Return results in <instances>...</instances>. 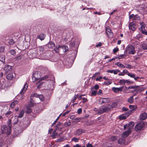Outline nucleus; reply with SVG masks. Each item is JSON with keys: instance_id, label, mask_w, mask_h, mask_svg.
I'll list each match as a JSON object with an SVG mask.
<instances>
[{"instance_id": "79ce46f5", "label": "nucleus", "mask_w": 147, "mask_h": 147, "mask_svg": "<svg viewBox=\"0 0 147 147\" xmlns=\"http://www.w3.org/2000/svg\"><path fill=\"white\" fill-rule=\"evenodd\" d=\"M57 136V133L55 131L52 135V137L53 138H55V137Z\"/></svg>"}, {"instance_id": "dca6fc26", "label": "nucleus", "mask_w": 147, "mask_h": 147, "mask_svg": "<svg viewBox=\"0 0 147 147\" xmlns=\"http://www.w3.org/2000/svg\"><path fill=\"white\" fill-rule=\"evenodd\" d=\"M37 50H39V53H38V55H40L42 53L44 50V49L43 46H40L37 48Z\"/></svg>"}, {"instance_id": "9d476101", "label": "nucleus", "mask_w": 147, "mask_h": 147, "mask_svg": "<svg viewBox=\"0 0 147 147\" xmlns=\"http://www.w3.org/2000/svg\"><path fill=\"white\" fill-rule=\"evenodd\" d=\"M129 28L133 31H135L136 29V26L133 22L130 23L129 25Z\"/></svg>"}, {"instance_id": "6e6d98bb", "label": "nucleus", "mask_w": 147, "mask_h": 147, "mask_svg": "<svg viewBox=\"0 0 147 147\" xmlns=\"http://www.w3.org/2000/svg\"><path fill=\"white\" fill-rule=\"evenodd\" d=\"M38 98L41 101H42L44 100L43 96L42 94L40 95Z\"/></svg>"}, {"instance_id": "2eb2a0df", "label": "nucleus", "mask_w": 147, "mask_h": 147, "mask_svg": "<svg viewBox=\"0 0 147 147\" xmlns=\"http://www.w3.org/2000/svg\"><path fill=\"white\" fill-rule=\"evenodd\" d=\"M147 117V114L146 113H144L141 114L140 116V119L141 120H144Z\"/></svg>"}, {"instance_id": "bb28decb", "label": "nucleus", "mask_w": 147, "mask_h": 147, "mask_svg": "<svg viewBox=\"0 0 147 147\" xmlns=\"http://www.w3.org/2000/svg\"><path fill=\"white\" fill-rule=\"evenodd\" d=\"M129 108L131 109L130 111H134L136 110L137 108V107L136 106L134 105H130L129 106Z\"/></svg>"}, {"instance_id": "bf43d9fd", "label": "nucleus", "mask_w": 147, "mask_h": 147, "mask_svg": "<svg viewBox=\"0 0 147 147\" xmlns=\"http://www.w3.org/2000/svg\"><path fill=\"white\" fill-rule=\"evenodd\" d=\"M141 37V35L140 34H137L136 37V38L138 39H139Z\"/></svg>"}, {"instance_id": "6e6552de", "label": "nucleus", "mask_w": 147, "mask_h": 147, "mask_svg": "<svg viewBox=\"0 0 147 147\" xmlns=\"http://www.w3.org/2000/svg\"><path fill=\"white\" fill-rule=\"evenodd\" d=\"M106 32L108 37H111L113 36V33L109 27H107L106 28Z\"/></svg>"}, {"instance_id": "a211bd4d", "label": "nucleus", "mask_w": 147, "mask_h": 147, "mask_svg": "<svg viewBox=\"0 0 147 147\" xmlns=\"http://www.w3.org/2000/svg\"><path fill=\"white\" fill-rule=\"evenodd\" d=\"M55 43L52 41H50L47 44L48 47L50 48H53L55 47Z\"/></svg>"}, {"instance_id": "774afa93", "label": "nucleus", "mask_w": 147, "mask_h": 147, "mask_svg": "<svg viewBox=\"0 0 147 147\" xmlns=\"http://www.w3.org/2000/svg\"><path fill=\"white\" fill-rule=\"evenodd\" d=\"M102 76H100L99 78H96V81H100V80H101L102 79Z\"/></svg>"}, {"instance_id": "72a5a7b5", "label": "nucleus", "mask_w": 147, "mask_h": 147, "mask_svg": "<svg viewBox=\"0 0 147 147\" xmlns=\"http://www.w3.org/2000/svg\"><path fill=\"white\" fill-rule=\"evenodd\" d=\"M18 118L17 116H16L14 117V119L13 120V123L14 124H16L18 122Z\"/></svg>"}, {"instance_id": "5fc2aeb1", "label": "nucleus", "mask_w": 147, "mask_h": 147, "mask_svg": "<svg viewBox=\"0 0 147 147\" xmlns=\"http://www.w3.org/2000/svg\"><path fill=\"white\" fill-rule=\"evenodd\" d=\"M61 124H62V123L60 122H59L58 123L57 125L56 126L57 127V128H56V130H57L58 129H59V127H58V126H61Z\"/></svg>"}, {"instance_id": "4468645a", "label": "nucleus", "mask_w": 147, "mask_h": 147, "mask_svg": "<svg viewBox=\"0 0 147 147\" xmlns=\"http://www.w3.org/2000/svg\"><path fill=\"white\" fill-rule=\"evenodd\" d=\"M131 132V131L127 130L124 132L122 134V137L124 138L127 137Z\"/></svg>"}, {"instance_id": "69168bd1", "label": "nucleus", "mask_w": 147, "mask_h": 147, "mask_svg": "<svg viewBox=\"0 0 147 147\" xmlns=\"http://www.w3.org/2000/svg\"><path fill=\"white\" fill-rule=\"evenodd\" d=\"M119 51L118 48H114L113 50V52L114 53H116Z\"/></svg>"}, {"instance_id": "4c0bfd02", "label": "nucleus", "mask_w": 147, "mask_h": 147, "mask_svg": "<svg viewBox=\"0 0 147 147\" xmlns=\"http://www.w3.org/2000/svg\"><path fill=\"white\" fill-rule=\"evenodd\" d=\"M117 106V103L116 102L113 103L111 105L109 106V107L111 108V109L114 107H116Z\"/></svg>"}, {"instance_id": "052dcab7", "label": "nucleus", "mask_w": 147, "mask_h": 147, "mask_svg": "<svg viewBox=\"0 0 147 147\" xmlns=\"http://www.w3.org/2000/svg\"><path fill=\"white\" fill-rule=\"evenodd\" d=\"M94 89L95 90H97L99 88V86L98 84H96L94 87Z\"/></svg>"}, {"instance_id": "338daca9", "label": "nucleus", "mask_w": 147, "mask_h": 147, "mask_svg": "<svg viewBox=\"0 0 147 147\" xmlns=\"http://www.w3.org/2000/svg\"><path fill=\"white\" fill-rule=\"evenodd\" d=\"M86 147H93L92 145L91 144H90L89 143H88L86 145Z\"/></svg>"}, {"instance_id": "37998d69", "label": "nucleus", "mask_w": 147, "mask_h": 147, "mask_svg": "<svg viewBox=\"0 0 147 147\" xmlns=\"http://www.w3.org/2000/svg\"><path fill=\"white\" fill-rule=\"evenodd\" d=\"M119 82L121 84H124L126 83V82L123 80H120Z\"/></svg>"}, {"instance_id": "3c124183", "label": "nucleus", "mask_w": 147, "mask_h": 147, "mask_svg": "<svg viewBox=\"0 0 147 147\" xmlns=\"http://www.w3.org/2000/svg\"><path fill=\"white\" fill-rule=\"evenodd\" d=\"M124 86H121V87H120L119 88H117V90H118V91H122V90L123 89V88Z\"/></svg>"}, {"instance_id": "4d7b16f0", "label": "nucleus", "mask_w": 147, "mask_h": 147, "mask_svg": "<svg viewBox=\"0 0 147 147\" xmlns=\"http://www.w3.org/2000/svg\"><path fill=\"white\" fill-rule=\"evenodd\" d=\"M120 72V70L119 69H117L115 70H113V73L115 74H116L118 72Z\"/></svg>"}, {"instance_id": "58836bf2", "label": "nucleus", "mask_w": 147, "mask_h": 147, "mask_svg": "<svg viewBox=\"0 0 147 147\" xmlns=\"http://www.w3.org/2000/svg\"><path fill=\"white\" fill-rule=\"evenodd\" d=\"M133 19L134 20H139L140 19V17L138 15H136L134 16Z\"/></svg>"}, {"instance_id": "f3484780", "label": "nucleus", "mask_w": 147, "mask_h": 147, "mask_svg": "<svg viewBox=\"0 0 147 147\" xmlns=\"http://www.w3.org/2000/svg\"><path fill=\"white\" fill-rule=\"evenodd\" d=\"M128 125V130L131 131V130L133 128L134 125V123L133 122H131L128 124H127Z\"/></svg>"}, {"instance_id": "ea45409f", "label": "nucleus", "mask_w": 147, "mask_h": 147, "mask_svg": "<svg viewBox=\"0 0 147 147\" xmlns=\"http://www.w3.org/2000/svg\"><path fill=\"white\" fill-rule=\"evenodd\" d=\"M11 119H9L7 121V124L8 125L9 127L10 128H11Z\"/></svg>"}, {"instance_id": "412c9836", "label": "nucleus", "mask_w": 147, "mask_h": 147, "mask_svg": "<svg viewBox=\"0 0 147 147\" xmlns=\"http://www.w3.org/2000/svg\"><path fill=\"white\" fill-rule=\"evenodd\" d=\"M100 101L101 102V104L107 102L109 100V99L108 98H102L100 99Z\"/></svg>"}, {"instance_id": "ddd939ff", "label": "nucleus", "mask_w": 147, "mask_h": 147, "mask_svg": "<svg viewBox=\"0 0 147 147\" xmlns=\"http://www.w3.org/2000/svg\"><path fill=\"white\" fill-rule=\"evenodd\" d=\"M145 27L144 25H141L140 30L143 34L147 35V31L145 30Z\"/></svg>"}, {"instance_id": "603ef678", "label": "nucleus", "mask_w": 147, "mask_h": 147, "mask_svg": "<svg viewBox=\"0 0 147 147\" xmlns=\"http://www.w3.org/2000/svg\"><path fill=\"white\" fill-rule=\"evenodd\" d=\"M117 139V138L115 136H113L111 138V140L112 141H114L116 140Z\"/></svg>"}, {"instance_id": "f257e3e1", "label": "nucleus", "mask_w": 147, "mask_h": 147, "mask_svg": "<svg viewBox=\"0 0 147 147\" xmlns=\"http://www.w3.org/2000/svg\"><path fill=\"white\" fill-rule=\"evenodd\" d=\"M111 109L109 106L108 107L103 106L100 108L98 111V113L99 114H101L107 112Z\"/></svg>"}, {"instance_id": "e2e57ef3", "label": "nucleus", "mask_w": 147, "mask_h": 147, "mask_svg": "<svg viewBox=\"0 0 147 147\" xmlns=\"http://www.w3.org/2000/svg\"><path fill=\"white\" fill-rule=\"evenodd\" d=\"M100 74V73L99 72H97L96 73L94 74L92 76V78H95L96 77L97 75H98V74Z\"/></svg>"}, {"instance_id": "864d4df0", "label": "nucleus", "mask_w": 147, "mask_h": 147, "mask_svg": "<svg viewBox=\"0 0 147 147\" xmlns=\"http://www.w3.org/2000/svg\"><path fill=\"white\" fill-rule=\"evenodd\" d=\"M11 113L12 112L11 111H9V112L6 113L5 114V115L7 117H9V115H11Z\"/></svg>"}, {"instance_id": "5701e85b", "label": "nucleus", "mask_w": 147, "mask_h": 147, "mask_svg": "<svg viewBox=\"0 0 147 147\" xmlns=\"http://www.w3.org/2000/svg\"><path fill=\"white\" fill-rule=\"evenodd\" d=\"M13 76L12 73H10L7 74L6 76V78L7 80H11L13 78Z\"/></svg>"}, {"instance_id": "473e14b6", "label": "nucleus", "mask_w": 147, "mask_h": 147, "mask_svg": "<svg viewBox=\"0 0 147 147\" xmlns=\"http://www.w3.org/2000/svg\"><path fill=\"white\" fill-rule=\"evenodd\" d=\"M29 106L27 107L26 112L27 113H30L32 112V109Z\"/></svg>"}, {"instance_id": "c03bdc74", "label": "nucleus", "mask_w": 147, "mask_h": 147, "mask_svg": "<svg viewBox=\"0 0 147 147\" xmlns=\"http://www.w3.org/2000/svg\"><path fill=\"white\" fill-rule=\"evenodd\" d=\"M78 140L79 139L76 137H74L71 139V141H74L75 142H78Z\"/></svg>"}, {"instance_id": "c756f323", "label": "nucleus", "mask_w": 147, "mask_h": 147, "mask_svg": "<svg viewBox=\"0 0 147 147\" xmlns=\"http://www.w3.org/2000/svg\"><path fill=\"white\" fill-rule=\"evenodd\" d=\"M142 48L144 50H147V43H143L142 44Z\"/></svg>"}, {"instance_id": "e433bc0d", "label": "nucleus", "mask_w": 147, "mask_h": 147, "mask_svg": "<svg viewBox=\"0 0 147 147\" xmlns=\"http://www.w3.org/2000/svg\"><path fill=\"white\" fill-rule=\"evenodd\" d=\"M71 124V123L69 121L66 122H65L64 124V126L65 127H67Z\"/></svg>"}, {"instance_id": "4be33fe9", "label": "nucleus", "mask_w": 147, "mask_h": 147, "mask_svg": "<svg viewBox=\"0 0 147 147\" xmlns=\"http://www.w3.org/2000/svg\"><path fill=\"white\" fill-rule=\"evenodd\" d=\"M83 130L81 129H77L75 133V134L78 136H79L81 134L83 133Z\"/></svg>"}, {"instance_id": "49530a36", "label": "nucleus", "mask_w": 147, "mask_h": 147, "mask_svg": "<svg viewBox=\"0 0 147 147\" xmlns=\"http://www.w3.org/2000/svg\"><path fill=\"white\" fill-rule=\"evenodd\" d=\"M34 103L31 100L30 101V102L29 104V106L32 107L34 106Z\"/></svg>"}, {"instance_id": "f704fd0d", "label": "nucleus", "mask_w": 147, "mask_h": 147, "mask_svg": "<svg viewBox=\"0 0 147 147\" xmlns=\"http://www.w3.org/2000/svg\"><path fill=\"white\" fill-rule=\"evenodd\" d=\"M127 75L131 77L134 78L135 80H136V79L135 78V76L134 74L129 73Z\"/></svg>"}, {"instance_id": "f03ea898", "label": "nucleus", "mask_w": 147, "mask_h": 147, "mask_svg": "<svg viewBox=\"0 0 147 147\" xmlns=\"http://www.w3.org/2000/svg\"><path fill=\"white\" fill-rule=\"evenodd\" d=\"M134 47L131 45H128L126 49L127 52L129 54H134L135 53Z\"/></svg>"}, {"instance_id": "680f3d73", "label": "nucleus", "mask_w": 147, "mask_h": 147, "mask_svg": "<svg viewBox=\"0 0 147 147\" xmlns=\"http://www.w3.org/2000/svg\"><path fill=\"white\" fill-rule=\"evenodd\" d=\"M82 109L81 108L79 109L78 110L77 113L78 114H80V113H82Z\"/></svg>"}, {"instance_id": "7c9ffc66", "label": "nucleus", "mask_w": 147, "mask_h": 147, "mask_svg": "<svg viewBox=\"0 0 147 147\" xmlns=\"http://www.w3.org/2000/svg\"><path fill=\"white\" fill-rule=\"evenodd\" d=\"M18 103V101L16 100L14 101V102H12L11 105V108H13L14 107L17 105Z\"/></svg>"}, {"instance_id": "6ab92c4d", "label": "nucleus", "mask_w": 147, "mask_h": 147, "mask_svg": "<svg viewBox=\"0 0 147 147\" xmlns=\"http://www.w3.org/2000/svg\"><path fill=\"white\" fill-rule=\"evenodd\" d=\"M136 94H134L133 96H130L129 98L127 100V101L129 103L131 104L133 103L134 101V99L133 97L134 96H135Z\"/></svg>"}, {"instance_id": "cd10ccee", "label": "nucleus", "mask_w": 147, "mask_h": 147, "mask_svg": "<svg viewBox=\"0 0 147 147\" xmlns=\"http://www.w3.org/2000/svg\"><path fill=\"white\" fill-rule=\"evenodd\" d=\"M61 48L63 49V52H66L68 50V48L67 46H61Z\"/></svg>"}, {"instance_id": "13d9d810", "label": "nucleus", "mask_w": 147, "mask_h": 147, "mask_svg": "<svg viewBox=\"0 0 147 147\" xmlns=\"http://www.w3.org/2000/svg\"><path fill=\"white\" fill-rule=\"evenodd\" d=\"M96 92H97L96 91L94 90L91 93V94L92 95L95 96L96 94Z\"/></svg>"}, {"instance_id": "423d86ee", "label": "nucleus", "mask_w": 147, "mask_h": 147, "mask_svg": "<svg viewBox=\"0 0 147 147\" xmlns=\"http://www.w3.org/2000/svg\"><path fill=\"white\" fill-rule=\"evenodd\" d=\"M14 67L13 66L9 65H5L4 68V69L6 73L11 71L14 70Z\"/></svg>"}, {"instance_id": "7ed1b4c3", "label": "nucleus", "mask_w": 147, "mask_h": 147, "mask_svg": "<svg viewBox=\"0 0 147 147\" xmlns=\"http://www.w3.org/2000/svg\"><path fill=\"white\" fill-rule=\"evenodd\" d=\"M2 131L3 133H6L7 135L10 134L11 128L8 127L5 125H3L1 127Z\"/></svg>"}, {"instance_id": "a19ab883", "label": "nucleus", "mask_w": 147, "mask_h": 147, "mask_svg": "<svg viewBox=\"0 0 147 147\" xmlns=\"http://www.w3.org/2000/svg\"><path fill=\"white\" fill-rule=\"evenodd\" d=\"M9 43L10 45H13L15 43V42L11 38L10 39Z\"/></svg>"}, {"instance_id": "393cba45", "label": "nucleus", "mask_w": 147, "mask_h": 147, "mask_svg": "<svg viewBox=\"0 0 147 147\" xmlns=\"http://www.w3.org/2000/svg\"><path fill=\"white\" fill-rule=\"evenodd\" d=\"M24 113V111L23 110H21L19 113L18 116H17L18 118H21L23 117Z\"/></svg>"}, {"instance_id": "1a4fd4ad", "label": "nucleus", "mask_w": 147, "mask_h": 147, "mask_svg": "<svg viewBox=\"0 0 147 147\" xmlns=\"http://www.w3.org/2000/svg\"><path fill=\"white\" fill-rule=\"evenodd\" d=\"M138 86H129L128 87V89H133V90H132L131 91L132 92H136L137 93L140 90L139 89Z\"/></svg>"}, {"instance_id": "09e8293b", "label": "nucleus", "mask_w": 147, "mask_h": 147, "mask_svg": "<svg viewBox=\"0 0 147 147\" xmlns=\"http://www.w3.org/2000/svg\"><path fill=\"white\" fill-rule=\"evenodd\" d=\"M112 82L110 81H109L107 82H104L103 84L109 85Z\"/></svg>"}, {"instance_id": "a18cd8bd", "label": "nucleus", "mask_w": 147, "mask_h": 147, "mask_svg": "<svg viewBox=\"0 0 147 147\" xmlns=\"http://www.w3.org/2000/svg\"><path fill=\"white\" fill-rule=\"evenodd\" d=\"M40 95L38 94L37 93H35L33 94H32L31 96V97H36L38 98Z\"/></svg>"}, {"instance_id": "c9c22d12", "label": "nucleus", "mask_w": 147, "mask_h": 147, "mask_svg": "<svg viewBox=\"0 0 147 147\" xmlns=\"http://www.w3.org/2000/svg\"><path fill=\"white\" fill-rule=\"evenodd\" d=\"M9 52L12 55H16V52L14 49L11 50L9 51Z\"/></svg>"}, {"instance_id": "c85d7f7f", "label": "nucleus", "mask_w": 147, "mask_h": 147, "mask_svg": "<svg viewBox=\"0 0 147 147\" xmlns=\"http://www.w3.org/2000/svg\"><path fill=\"white\" fill-rule=\"evenodd\" d=\"M118 143L120 144H124L125 142V140L123 138L119 139L118 140Z\"/></svg>"}, {"instance_id": "8fccbe9b", "label": "nucleus", "mask_w": 147, "mask_h": 147, "mask_svg": "<svg viewBox=\"0 0 147 147\" xmlns=\"http://www.w3.org/2000/svg\"><path fill=\"white\" fill-rule=\"evenodd\" d=\"M112 89L113 91L115 93H117L118 92V90H117V88L113 87L112 88Z\"/></svg>"}, {"instance_id": "20e7f679", "label": "nucleus", "mask_w": 147, "mask_h": 147, "mask_svg": "<svg viewBox=\"0 0 147 147\" xmlns=\"http://www.w3.org/2000/svg\"><path fill=\"white\" fill-rule=\"evenodd\" d=\"M48 78H49L51 80L53 81V83H55V78L52 75L50 74L47 75L45 76L44 77L41 78L40 80L42 81V80H45Z\"/></svg>"}, {"instance_id": "0e129e2a", "label": "nucleus", "mask_w": 147, "mask_h": 147, "mask_svg": "<svg viewBox=\"0 0 147 147\" xmlns=\"http://www.w3.org/2000/svg\"><path fill=\"white\" fill-rule=\"evenodd\" d=\"M43 82H42L40 83V84H39V85L38 86L37 88H40V87L43 84Z\"/></svg>"}, {"instance_id": "b1692460", "label": "nucleus", "mask_w": 147, "mask_h": 147, "mask_svg": "<svg viewBox=\"0 0 147 147\" xmlns=\"http://www.w3.org/2000/svg\"><path fill=\"white\" fill-rule=\"evenodd\" d=\"M45 35L44 34H40L37 38L39 39L40 40H42L44 39L45 38Z\"/></svg>"}, {"instance_id": "9b49d317", "label": "nucleus", "mask_w": 147, "mask_h": 147, "mask_svg": "<svg viewBox=\"0 0 147 147\" xmlns=\"http://www.w3.org/2000/svg\"><path fill=\"white\" fill-rule=\"evenodd\" d=\"M40 72L39 71H36L33 74V76L34 78L36 80H38L40 78Z\"/></svg>"}, {"instance_id": "39448f33", "label": "nucleus", "mask_w": 147, "mask_h": 147, "mask_svg": "<svg viewBox=\"0 0 147 147\" xmlns=\"http://www.w3.org/2000/svg\"><path fill=\"white\" fill-rule=\"evenodd\" d=\"M144 122H140L135 126V130L136 131L140 130L144 127Z\"/></svg>"}, {"instance_id": "de8ad7c7", "label": "nucleus", "mask_w": 147, "mask_h": 147, "mask_svg": "<svg viewBox=\"0 0 147 147\" xmlns=\"http://www.w3.org/2000/svg\"><path fill=\"white\" fill-rule=\"evenodd\" d=\"M5 50V47L4 46L0 47V52H4Z\"/></svg>"}, {"instance_id": "2f4dec72", "label": "nucleus", "mask_w": 147, "mask_h": 147, "mask_svg": "<svg viewBox=\"0 0 147 147\" xmlns=\"http://www.w3.org/2000/svg\"><path fill=\"white\" fill-rule=\"evenodd\" d=\"M5 57L4 55H2L0 57V61H1L3 63H4L5 62Z\"/></svg>"}, {"instance_id": "aec40b11", "label": "nucleus", "mask_w": 147, "mask_h": 147, "mask_svg": "<svg viewBox=\"0 0 147 147\" xmlns=\"http://www.w3.org/2000/svg\"><path fill=\"white\" fill-rule=\"evenodd\" d=\"M22 58V55H20L15 57L13 58V60L16 63L19 60H20Z\"/></svg>"}, {"instance_id": "0eeeda50", "label": "nucleus", "mask_w": 147, "mask_h": 147, "mask_svg": "<svg viewBox=\"0 0 147 147\" xmlns=\"http://www.w3.org/2000/svg\"><path fill=\"white\" fill-rule=\"evenodd\" d=\"M131 113V111H129L126 113L125 115H120L119 117V119H125L128 117Z\"/></svg>"}, {"instance_id": "a878e982", "label": "nucleus", "mask_w": 147, "mask_h": 147, "mask_svg": "<svg viewBox=\"0 0 147 147\" xmlns=\"http://www.w3.org/2000/svg\"><path fill=\"white\" fill-rule=\"evenodd\" d=\"M61 46L59 45L56 46L55 48L54 49V51L56 53H59V48H61Z\"/></svg>"}, {"instance_id": "f8f14e48", "label": "nucleus", "mask_w": 147, "mask_h": 147, "mask_svg": "<svg viewBox=\"0 0 147 147\" xmlns=\"http://www.w3.org/2000/svg\"><path fill=\"white\" fill-rule=\"evenodd\" d=\"M28 85L27 83H25L23 86V88L22 89L20 92V93L21 94H23L25 92L26 90L28 87Z\"/></svg>"}]
</instances>
